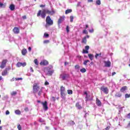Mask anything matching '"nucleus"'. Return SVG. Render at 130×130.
<instances>
[{"label": "nucleus", "instance_id": "1", "mask_svg": "<svg viewBox=\"0 0 130 130\" xmlns=\"http://www.w3.org/2000/svg\"><path fill=\"white\" fill-rule=\"evenodd\" d=\"M55 12H54L53 10L50 11L48 9H44L42 11L39 10L37 13V17H40L42 18V19H45V17H46V14L48 15H51L52 16V15H54L55 14Z\"/></svg>", "mask_w": 130, "mask_h": 130}, {"label": "nucleus", "instance_id": "2", "mask_svg": "<svg viewBox=\"0 0 130 130\" xmlns=\"http://www.w3.org/2000/svg\"><path fill=\"white\" fill-rule=\"evenodd\" d=\"M39 89H40V86H39V84L34 83L33 85V93H34V94H36V93H37V92H38Z\"/></svg>", "mask_w": 130, "mask_h": 130}, {"label": "nucleus", "instance_id": "3", "mask_svg": "<svg viewBox=\"0 0 130 130\" xmlns=\"http://www.w3.org/2000/svg\"><path fill=\"white\" fill-rule=\"evenodd\" d=\"M60 95H61V98L63 99L64 97H66V88L63 86H61L60 87Z\"/></svg>", "mask_w": 130, "mask_h": 130}, {"label": "nucleus", "instance_id": "4", "mask_svg": "<svg viewBox=\"0 0 130 130\" xmlns=\"http://www.w3.org/2000/svg\"><path fill=\"white\" fill-rule=\"evenodd\" d=\"M46 24H47V25H49V26H51V25H53V21L51 20L50 16H47L46 19Z\"/></svg>", "mask_w": 130, "mask_h": 130}, {"label": "nucleus", "instance_id": "5", "mask_svg": "<svg viewBox=\"0 0 130 130\" xmlns=\"http://www.w3.org/2000/svg\"><path fill=\"white\" fill-rule=\"evenodd\" d=\"M100 90L105 93V94H108V92H109L107 87L102 86L100 88Z\"/></svg>", "mask_w": 130, "mask_h": 130}, {"label": "nucleus", "instance_id": "6", "mask_svg": "<svg viewBox=\"0 0 130 130\" xmlns=\"http://www.w3.org/2000/svg\"><path fill=\"white\" fill-rule=\"evenodd\" d=\"M7 62H8V59L3 60L1 65L0 66L1 69H5V68H6V66L7 65Z\"/></svg>", "mask_w": 130, "mask_h": 130}, {"label": "nucleus", "instance_id": "7", "mask_svg": "<svg viewBox=\"0 0 130 130\" xmlns=\"http://www.w3.org/2000/svg\"><path fill=\"white\" fill-rule=\"evenodd\" d=\"M41 104L43 105V108H44V110L46 111V110H48V105H47V101H45L44 102H42Z\"/></svg>", "mask_w": 130, "mask_h": 130}, {"label": "nucleus", "instance_id": "8", "mask_svg": "<svg viewBox=\"0 0 130 130\" xmlns=\"http://www.w3.org/2000/svg\"><path fill=\"white\" fill-rule=\"evenodd\" d=\"M14 34H19L20 33V29L18 27H15L13 29Z\"/></svg>", "mask_w": 130, "mask_h": 130}, {"label": "nucleus", "instance_id": "9", "mask_svg": "<svg viewBox=\"0 0 130 130\" xmlns=\"http://www.w3.org/2000/svg\"><path fill=\"white\" fill-rule=\"evenodd\" d=\"M104 63L105 67H106V68H110V67L111 66V62H110V61H105Z\"/></svg>", "mask_w": 130, "mask_h": 130}, {"label": "nucleus", "instance_id": "10", "mask_svg": "<svg viewBox=\"0 0 130 130\" xmlns=\"http://www.w3.org/2000/svg\"><path fill=\"white\" fill-rule=\"evenodd\" d=\"M48 63V61L46 60H44L40 62V66H47Z\"/></svg>", "mask_w": 130, "mask_h": 130}, {"label": "nucleus", "instance_id": "11", "mask_svg": "<svg viewBox=\"0 0 130 130\" xmlns=\"http://www.w3.org/2000/svg\"><path fill=\"white\" fill-rule=\"evenodd\" d=\"M96 104L97 106H99V107L102 106V103H101V101L98 98H96Z\"/></svg>", "mask_w": 130, "mask_h": 130}, {"label": "nucleus", "instance_id": "12", "mask_svg": "<svg viewBox=\"0 0 130 130\" xmlns=\"http://www.w3.org/2000/svg\"><path fill=\"white\" fill-rule=\"evenodd\" d=\"M10 70V68H6L2 73L3 76H7L8 75V71Z\"/></svg>", "mask_w": 130, "mask_h": 130}, {"label": "nucleus", "instance_id": "13", "mask_svg": "<svg viewBox=\"0 0 130 130\" xmlns=\"http://www.w3.org/2000/svg\"><path fill=\"white\" fill-rule=\"evenodd\" d=\"M64 21V17H60L58 20V24L60 25L61 23L62 22H63Z\"/></svg>", "mask_w": 130, "mask_h": 130}, {"label": "nucleus", "instance_id": "14", "mask_svg": "<svg viewBox=\"0 0 130 130\" xmlns=\"http://www.w3.org/2000/svg\"><path fill=\"white\" fill-rule=\"evenodd\" d=\"M127 90V86H123L121 88V89H120V92H121L122 93H124V91Z\"/></svg>", "mask_w": 130, "mask_h": 130}, {"label": "nucleus", "instance_id": "15", "mask_svg": "<svg viewBox=\"0 0 130 130\" xmlns=\"http://www.w3.org/2000/svg\"><path fill=\"white\" fill-rule=\"evenodd\" d=\"M76 107L77 108V109H79V110H81L83 107H82V106L80 105V103L78 102L75 105Z\"/></svg>", "mask_w": 130, "mask_h": 130}, {"label": "nucleus", "instance_id": "16", "mask_svg": "<svg viewBox=\"0 0 130 130\" xmlns=\"http://www.w3.org/2000/svg\"><path fill=\"white\" fill-rule=\"evenodd\" d=\"M21 53L22 55H25L26 54H27V49L25 48L23 49L21 51Z\"/></svg>", "mask_w": 130, "mask_h": 130}, {"label": "nucleus", "instance_id": "17", "mask_svg": "<svg viewBox=\"0 0 130 130\" xmlns=\"http://www.w3.org/2000/svg\"><path fill=\"white\" fill-rule=\"evenodd\" d=\"M66 78H67V75L66 74H61L60 75V79H62L63 81L66 80Z\"/></svg>", "mask_w": 130, "mask_h": 130}, {"label": "nucleus", "instance_id": "18", "mask_svg": "<svg viewBox=\"0 0 130 130\" xmlns=\"http://www.w3.org/2000/svg\"><path fill=\"white\" fill-rule=\"evenodd\" d=\"M9 9L11 11H14L15 10V5L14 4H11L9 6Z\"/></svg>", "mask_w": 130, "mask_h": 130}, {"label": "nucleus", "instance_id": "19", "mask_svg": "<svg viewBox=\"0 0 130 130\" xmlns=\"http://www.w3.org/2000/svg\"><path fill=\"white\" fill-rule=\"evenodd\" d=\"M82 43H84V44H86V43H87V37H84L82 39Z\"/></svg>", "mask_w": 130, "mask_h": 130}, {"label": "nucleus", "instance_id": "20", "mask_svg": "<svg viewBox=\"0 0 130 130\" xmlns=\"http://www.w3.org/2000/svg\"><path fill=\"white\" fill-rule=\"evenodd\" d=\"M88 57L90 60H93V59H94V55L92 54H88Z\"/></svg>", "mask_w": 130, "mask_h": 130}, {"label": "nucleus", "instance_id": "21", "mask_svg": "<svg viewBox=\"0 0 130 130\" xmlns=\"http://www.w3.org/2000/svg\"><path fill=\"white\" fill-rule=\"evenodd\" d=\"M73 12V10L72 9H68L66 10L65 14L66 15H68V14H70V13H72Z\"/></svg>", "mask_w": 130, "mask_h": 130}, {"label": "nucleus", "instance_id": "22", "mask_svg": "<svg viewBox=\"0 0 130 130\" xmlns=\"http://www.w3.org/2000/svg\"><path fill=\"white\" fill-rule=\"evenodd\" d=\"M121 96H122V94H121V93L118 92H117L115 94V96L116 97H118V98H120L121 97Z\"/></svg>", "mask_w": 130, "mask_h": 130}, {"label": "nucleus", "instance_id": "23", "mask_svg": "<svg viewBox=\"0 0 130 130\" xmlns=\"http://www.w3.org/2000/svg\"><path fill=\"white\" fill-rule=\"evenodd\" d=\"M53 73H54V70L49 71L48 72V75L49 76H52V74H53Z\"/></svg>", "mask_w": 130, "mask_h": 130}, {"label": "nucleus", "instance_id": "24", "mask_svg": "<svg viewBox=\"0 0 130 130\" xmlns=\"http://www.w3.org/2000/svg\"><path fill=\"white\" fill-rule=\"evenodd\" d=\"M69 123L70 125H75L76 124V123L73 120H71L69 122Z\"/></svg>", "mask_w": 130, "mask_h": 130}, {"label": "nucleus", "instance_id": "25", "mask_svg": "<svg viewBox=\"0 0 130 130\" xmlns=\"http://www.w3.org/2000/svg\"><path fill=\"white\" fill-rule=\"evenodd\" d=\"M15 113H16V114H17L18 115H21V111L19 110H15Z\"/></svg>", "mask_w": 130, "mask_h": 130}, {"label": "nucleus", "instance_id": "26", "mask_svg": "<svg viewBox=\"0 0 130 130\" xmlns=\"http://www.w3.org/2000/svg\"><path fill=\"white\" fill-rule=\"evenodd\" d=\"M80 72L81 73H86V72H87V70H86V69L85 68H82L80 69Z\"/></svg>", "mask_w": 130, "mask_h": 130}, {"label": "nucleus", "instance_id": "27", "mask_svg": "<svg viewBox=\"0 0 130 130\" xmlns=\"http://www.w3.org/2000/svg\"><path fill=\"white\" fill-rule=\"evenodd\" d=\"M102 54V53H100L99 54L96 53L95 55V57L96 59H97V58H98V56H101Z\"/></svg>", "mask_w": 130, "mask_h": 130}, {"label": "nucleus", "instance_id": "28", "mask_svg": "<svg viewBox=\"0 0 130 130\" xmlns=\"http://www.w3.org/2000/svg\"><path fill=\"white\" fill-rule=\"evenodd\" d=\"M88 62H90V60H86L84 61V62H83L84 66H87V63H88Z\"/></svg>", "mask_w": 130, "mask_h": 130}, {"label": "nucleus", "instance_id": "29", "mask_svg": "<svg viewBox=\"0 0 130 130\" xmlns=\"http://www.w3.org/2000/svg\"><path fill=\"white\" fill-rule=\"evenodd\" d=\"M68 92V94H69V95H72V94H73V90L69 89L67 90Z\"/></svg>", "mask_w": 130, "mask_h": 130}, {"label": "nucleus", "instance_id": "30", "mask_svg": "<svg viewBox=\"0 0 130 130\" xmlns=\"http://www.w3.org/2000/svg\"><path fill=\"white\" fill-rule=\"evenodd\" d=\"M96 4L98 6H100V5H101V1H100V0H97L96 1Z\"/></svg>", "mask_w": 130, "mask_h": 130}, {"label": "nucleus", "instance_id": "31", "mask_svg": "<svg viewBox=\"0 0 130 130\" xmlns=\"http://www.w3.org/2000/svg\"><path fill=\"white\" fill-rule=\"evenodd\" d=\"M16 67L17 68H21V62H18L16 64Z\"/></svg>", "mask_w": 130, "mask_h": 130}, {"label": "nucleus", "instance_id": "32", "mask_svg": "<svg viewBox=\"0 0 130 130\" xmlns=\"http://www.w3.org/2000/svg\"><path fill=\"white\" fill-rule=\"evenodd\" d=\"M82 53L85 54V53H89V51H88L87 50L83 49L82 50Z\"/></svg>", "mask_w": 130, "mask_h": 130}, {"label": "nucleus", "instance_id": "33", "mask_svg": "<svg viewBox=\"0 0 130 130\" xmlns=\"http://www.w3.org/2000/svg\"><path fill=\"white\" fill-rule=\"evenodd\" d=\"M11 95L12 96H15V95H17V91H13L11 93Z\"/></svg>", "mask_w": 130, "mask_h": 130}, {"label": "nucleus", "instance_id": "34", "mask_svg": "<svg viewBox=\"0 0 130 130\" xmlns=\"http://www.w3.org/2000/svg\"><path fill=\"white\" fill-rule=\"evenodd\" d=\"M34 61L36 66H38L39 63H38V60L37 59H35Z\"/></svg>", "mask_w": 130, "mask_h": 130}, {"label": "nucleus", "instance_id": "35", "mask_svg": "<svg viewBox=\"0 0 130 130\" xmlns=\"http://www.w3.org/2000/svg\"><path fill=\"white\" fill-rule=\"evenodd\" d=\"M0 8H6V5L0 2Z\"/></svg>", "mask_w": 130, "mask_h": 130}, {"label": "nucleus", "instance_id": "36", "mask_svg": "<svg viewBox=\"0 0 130 130\" xmlns=\"http://www.w3.org/2000/svg\"><path fill=\"white\" fill-rule=\"evenodd\" d=\"M74 21V16H70V22L71 23H73V21Z\"/></svg>", "mask_w": 130, "mask_h": 130}, {"label": "nucleus", "instance_id": "37", "mask_svg": "<svg viewBox=\"0 0 130 130\" xmlns=\"http://www.w3.org/2000/svg\"><path fill=\"white\" fill-rule=\"evenodd\" d=\"M42 92H43L42 89H40L38 92V95L41 96V94H42Z\"/></svg>", "mask_w": 130, "mask_h": 130}, {"label": "nucleus", "instance_id": "38", "mask_svg": "<svg viewBox=\"0 0 130 130\" xmlns=\"http://www.w3.org/2000/svg\"><path fill=\"white\" fill-rule=\"evenodd\" d=\"M130 98V94L126 93L125 94V98L126 99V98Z\"/></svg>", "mask_w": 130, "mask_h": 130}, {"label": "nucleus", "instance_id": "39", "mask_svg": "<svg viewBox=\"0 0 130 130\" xmlns=\"http://www.w3.org/2000/svg\"><path fill=\"white\" fill-rule=\"evenodd\" d=\"M21 67H26L27 66V63L26 62H21Z\"/></svg>", "mask_w": 130, "mask_h": 130}, {"label": "nucleus", "instance_id": "40", "mask_svg": "<svg viewBox=\"0 0 130 130\" xmlns=\"http://www.w3.org/2000/svg\"><path fill=\"white\" fill-rule=\"evenodd\" d=\"M75 70H79L80 69V66L77 64L75 66Z\"/></svg>", "mask_w": 130, "mask_h": 130}, {"label": "nucleus", "instance_id": "41", "mask_svg": "<svg viewBox=\"0 0 130 130\" xmlns=\"http://www.w3.org/2000/svg\"><path fill=\"white\" fill-rule=\"evenodd\" d=\"M83 34L87 35L88 34V31H87L86 29H84V30H83Z\"/></svg>", "mask_w": 130, "mask_h": 130}, {"label": "nucleus", "instance_id": "42", "mask_svg": "<svg viewBox=\"0 0 130 130\" xmlns=\"http://www.w3.org/2000/svg\"><path fill=\"white\" fill-rule=\"evenodd\" d=\"M66 30H67L68 33H69L70 32V27H69V25H67V26L66 27Z\"/></svg>", "mask_w": 130, "mask_h": 130}, {"label": "nucleus", "instance_id": "43", "mask_svg": "<svg viewBox=\"0 0 130 130\" xmlns=\"http://www.w3.org/2000/svg\"><path fill=\"white\" fill-rule=\"evenodd\" d=\"M17 128H18V130H22V127H21V125L20 124H18V125Z\"/></svg>", "mask_w": 130, "mask_h": 130}, {"label": "nucleus", "instance_id": "44", "mask_svg": "<svg viewBox=\"0 0 130 130\" xmlns=\"http://www.w3.org/2000/svg\"><path fill=\"white\" fill-rule=\"evenodd\" d=\"M16 81H20V80H23L22 78H15Z\"/></svg>", "mask_w": 130, "mask_h": 130}, {"label": "nucleus", "instance_id": "45", "mask_svg": "<svg viewBox=\"0 0 130 130\" xmlns=\"http://www.w3.org/2000/svg\"><path fill=\"white\" fill-rule=\"evenodd\" d=\"M85 50H89V49H90V47H89V46H86L85 47Z\"/></svg>", "mask_w": 130, "mask_h": 130}, {"label": "nucleus", "instance_id": "46", "mask_svg": "<svg viewBox=\"0 0 130 130\" xmlns=\"http://www.w3.org/2000/svg\"><path fill=\"white\" fill-rule=\"evenodd\" d=\"M44 43L45 44H47V43H49V40H46L44 41Z\"/></svg>", "mask_w": 130, "mask_h": 130}, {"label": "nucleus", "instance_id": "47", "mask_svg": "<svg viewBox=\"0 0 130 130\" xmlns=\"http://www.w3.org/2000/svg\"><path fill=\"white\" fill-rule=\"evenodd\" d=\"M45 37H49V35L48 34L45 33L44 34Z\"/></svg>", "mask_w": 130, "mask_h": 130}, {"label": "nucleus", "instance_id": "48", "mask_svg": "<svg viewBox=\"0 0 130 130\" xmlns=\"http://www.w3.org/2000/svg\"><path fill=\"white\" fill-rule=\"evenodd\" d=\"M6 115H9V114H10V111H9V110H7L6 112Z\"/></svg>", "mask_w": 130, "mask_h": 130}, {"label": "nucleus", "instance_id": "49", "mask_svg": "<svg viewBox=\"0 0 130 130\" xmlns=\"http://www.w3.org/2000/svg\"><path fill=\"white\" fill-rule=\"evenodd\" d=\"M110 129V126H108L105 128V130H109Z\"/></svg>", "mask_w": 130, "mask_h": 130}, {"label": "nucleus", "instance_id": "50", "mask_svg": "<svg viewBox=\"0 0 130 130\" xmlns=\"http://www.w3.org/2000/svg\"><path fill=\"white\" fill-rule=\"evenodd\" d=\"M45 86H47V85H49V83L47 81H46L45 82Z\"/></svg>", "mask_w": 130, "mask_h": 130}, {"label": "nucleus", "instance_id": "51", "mask_svg": "<svg viewBox=\"0 0 130 130\" xmlns=\"http://www.w3.org/2000/svg\"><path fill=\"white\" fill-rule=\"evenodd\" d=\"M22 19H23V20H26V19H27V17L26 16V15H24L23 16H22Z\"/></svg>", "mask_w": 130, "mask_h": 130}, {"label": "nucleus", "instance_id": "52", "mask_svg": "<svg viewBox=\"0 0 130 130\" xmlns=\"http://www.w3.org/2000/svg\"><path fill=\"white\" fill-rule=\"evenodd\" d=\"M86 101H89V99L88 98V94H86V96L85 97Z\"/></svg>", "mask_w": 130, "mask_h": 130}, {"label": "nucleus", "instance_id": "53", "mask_svg": "<svg viewBox=\"0 0 130 130\" xmlns=\"http://www.w3.org/2000/svg\"><path fill=\"white\" fill-rule=\"evenodd\" d=\"M30 70L31 73H33L34 72V70H33V68L32 67L30 68Z\"/></svg>", "mask_w": 130, "mask_h": 130}, {"label": "nucleus", "instance_id": "54", "mask_svg": "<svg viewBox=\"0 0 130 130\" xmlns=\"http://www.w3.org/2000/svg\"><path fill=\"white\" fill-rule=\"evenodd\" d=\"M24 110L25 111H29V109L26 107L24 108Z\"/></svg>", "mask_w": 130, "mask_h": 130}, {"label": "nucleus", "instance_id": "55", "mask_svg": "<svg viewBox=\"0 0 130 130\" xmlns=\"http://www.w3.org/2000/svg\"><path fill=\"white\" fill-rule=\"evenodd\" d=\"M90 33H93L94 32V29H92L89 30Z\"/></svg>", "mask_w": 130, "mask_h": 130}, {"label": "nucleus", "instance_id": "56", "mask_svg": "<svg viewBox=\"0 0 130 130\" xmlns=\"http://www.w3.org/2000/svg\"><path fill=\"white\" fill-rule=\"evenodd\" d=\"M127 117L128 118L130 119V113H128V114H127Z\"/></svg>", "mask_w": 130, "mask_h": 130}, {"label": "nucleus", "instance_id": "57", "mask_svg": "<svg viewBox=\"0 0 130 130\" xmlns=\"http://www.w3.org/2000/svg\"><path fill=\"white\" fill-rule=\"evenodd\" d=\"M32 50V48H31V47H28V51H31Z\"/></svg>", "mask_w": 130, "mask_h": 130}, {"label": "nucleus", "instance_id": "58", "mask_svg": "<svg viewBox=\"0 0 130 130\" xmlns=\"http://www.w3.org/2000/svg\"><path fill=\"white\" fill-rule=\"evenodd\" d=\"M40 8H44L45 7V5H41L40 6Z\"/></svg>", "mask_w": 130, "mask_h": 130}, {"label": "nucleus", "instance_id": "59", "mask_svg": "<svg viewBox=\"0 0 130 130\" xmlns=\"http://www.w3.org/2000/svg\"><path fill=\"white\" fill-rule=\"evenodd\" d=\"M116 73H115V72H113V73H112V76H114V75H116Z\"/></svg>", "mask_w": 130, "mask_h": 130}, {"label": "nucleus", "instance_id": "60", "mask_svg": "<svg viewBox=\"0 0 130 130\" xmlns=\"http://www.w3.org/2000/svg\"><path fill=\"white\" fill-rule=\"evenodd\" d=\"M68 64H69V63L68 62H64V66H68Z\"/></svg>", "mask_w": 130, "mask_h": 130}, {"label": "nucleus", "instance_id": "61", "mask_svg": "<svg viewBox=\"0 0 130 130\" xmlns=\"http://www.w3.org/2000/svg\"><path fill=\"white\" fill-rule=\"evenodd\" d=\"M89 3H93V0H88Z\"/></svg>", "mask_w": 130, "mask_h": 130}, {"label": "nucleus", "instance_id": "62", "mask_svg": "<svg viewBox=\"0 0 130 130\" xmlns=\"http://www.w3.org/2000/svg\"><path fill=\"white\" fill-rule=\"evenodd\" d=\"M52 98L53 101H55V98L54 96H53Z\"/></svg>", "mask_w": 130, "mask_h": 130}, {"label": "nucleus", "instance_id": "63", "mask_svg": "<svg viewBox=\"0 0 130 130\" xmlns=\"http://www.w3.org/2000/svg\"><path fill=\"white\" fill-rule=\"evenodd\" d=\"M127 126L128 127H130V122L128 123Z\"/></svg>", "mask_w": 130, "mask_h": 130}, {"label": "nucleus", "instance_id": "64", "mask_svg": "<svg viewBox=\"0 0 130 130\" xmlns=\"http://www.w3.org/2000/svg\"><path fill=\"white\" fill-rule=\"evenodd\" d=\"M88 25H87V24H86L85 25V29H87V28H88Z\"/></svg>", "mask_w": 130, "mask_h": 130}]
</instances>
